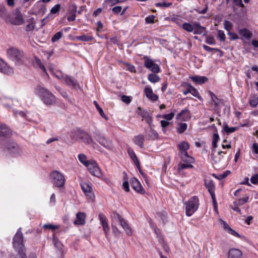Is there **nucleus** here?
<instances>
[{"mask_svg":"<svg viewBox=\"0 0 258 258\" xmlns=\"http://www.w3.org/2000/svg\"><path fill=\"white\" fill-rule=\"evenodd\" d=\"M111 217L113 222L116 221L119 222L127 235H131L132 234V231L131 228L126 223V221L118 213L114 212Z\"/></svg>","mask_w":258,"mask_h":258,"instance_id":"6","label":"nucleus"},{"mask_svg":"<svg viewBox=\"0 0 258 258\" xmlns=\"http://www.w3.org/2000/svg\"><path fill=\"white\" fill-rule=\"evenodd\" d=\"M134 143L139 145L140 147H144V136L143 135H139L135 136L133 138Z\"/></svg>","mask_w":258,"mask_h":258,"instance_id":"25","label":"nucleus"},{"mask_svg":"<svg viewBox=\"0 0 258 258\" xmlns=\"http://www.w3.org/2000/svg\"><path fill=\"white\" fill-rule=\"evenodd\" d=\"M242 252L238 249L232 248L229 251L228 258H240Z\"/></svg>","mask_w":258,"mask_h":258,"instance_id":"22","label":"nucleus"},{"mask_svg":"<svg viewBox=\"0 0 258 258\" xmlns=\"http://www.w3.org/2000/svg\"><path fill=\"white\" fill-rule=\"evenodd\" d=\"M127 151L130 155L131 158L132 159V160L134 161L135 164H139V160L138 159V157L137 155H136L135 153L134 152L133 149L130 147H128L127 149Z\"/></svg>","mask_w":258,"mask_h":258,"instance_id":"26","label":"nucleus"},{"mask_svg":"<svg viewBox=\"0 0 258 258\" xmlns=\"http://www.w3.org/2000/svg\"><path fill=\"white\" fill-rule=\"evenodd\" d=\"M179 149L180 150V154L187 152L186 151L189 149V145L186 142H182L178 145Z\"/></svg>","mask_w":258,"mask_h":258,"instance_id":"33","label":"nucleus"},{"mask_svg":"<svg viewBox=\"0 0 258 258\" xmlns=\"http://www.w3.org/2000/svg\"><path fill=\"white\" fill-rule=\"evenodd\" d=\"M252 151L253 153L258 154V145L254 143L252 146Z\"/></svg>","mask_w":258,"mask_h":258,"instance_id":"64","label":"nucleus"},{"mask_svg":"<svg viewBox=\"0 0 258 258\" xmlns=\"http://www.w3.org/2000/svg\"><path fill=\"white\" fill-rule=\"evenodd\" d=\"M60 8V5L59 4L55 5L53 7H52L50 10V12L51 14H56L59 11Z\"/></svg>","mask_w":258,"mask_h":258,"instance_id":"54","label":"nucleus"},{"mask_svg":"<svg viewBox=\"0 0 258 258\" xmlns=\"http://www.w3.org/2000/svg\"><path fill=\"white\" fill-rule=\"evenodd\" d=\"M249 103L251 107H256L258 104V97L256 95L251 96L249 98Z\"/></svg>","mask_w":258,"mask_h":258,"instance_id":"38","label":"nucleus"},{"mask_svg":"<svg viewBox=\"0 0 258 258\" xmlns=\"http://www.w3.org/2000/svg\"><path fill=\"white\" fill-rule=\"evenodd\" d=\"M0 71L7 75L12 74L14 72L13 69L7 63L0 58Z\"/></svg>","mask_w":258,"mask_h":258,"instance_id":"14","label":"nucleus"},{"mask_svg":"<svg viewBox=\"0 0 258 258\" xmlns=\"http://www.w3.org/2000/svg\"><path fill=\"white\" fill-rule=\"evenodd\" d=\"M203 47L204 48V49L207 51H209V52H211L213 50H215L216 51H218L220 53V56H222L223 55V53H222V51H221L218 48H211L207 45H203Z\"/></svg>","mask_w":258,"mask_h":258,"instance_id":"43","label":"nucleus"},{"mask_svg":"<svg viewBox=\"0 0 258 258\" xmlns=\"http://www.w3.org/2000/svg\"><path fill=\"white\" fill-rule=\"evenodd\" d=\"M176 118L183 121L187 120L190 118V111L187 109H183L177 114Z\"/></svg>","mask_w":258,"mask_h":258,"instance_id":"17","label":"nucleus"},{"mask_svg":"<svg viewBox=\"0 0 258 258\" xmlns=\"http://www.w3.org/2000/svg\"><path fill=\"white\" fill-rule=\"evenodd\" d=\"M95 140L102 146L108 150L113 149V145L112 142L105 138L104 135L101 133H96L94 136Z\"/></svg>","mask_w":258,"mask_h":258,"instance_id":"7","label":"nucleus"},{"mask_svg":"<svg viewBox=\"0 0 258 258\" xmlns=\"http://www.w3.org/2000/svg\"><path fill=\"white\" fill-rule=\"evenodd\" d=\"M193 167H194L193 165H192L190 163H187V164L180 163L178 165V170L179 171H180L181 170H182V169H184L185 168H192Z\"/></svg>","mask_w":258,"mask_h":258,"instance_id":"44","label":"nucleus"},{"mask_svg":"<svg viewBox=\"0 0 258 258\" xmlns=\"http://www.w3.org/2000/svg\"><path fill=\"white\" fill-rule=\"evenodd\" d=\"M138 114L145 119L146 122L150 125L152 122L151 113L147 110H142L141 107H138Z\"/></svg>","mask_w":258,"mask_h":258,"instance_id":"12","label":"nucleus"},{"mask_svg":"<svg viewBox=\"0 0 258 258\" xmlns=\"http://www.w3.org/2000/svg\"><path fill=\"white\" fill-rule=\"evenodd\" d=\"M250 182L254 184L258 183V173L253 175L250 178Z\"/></svg>","mask_w":258,"mask_h":258,"instance_id":"59","label":"nucleus"},{"mask_svg":"<svg viewBox=\"0 0 258 258\" xmlns=\"http://www.w3.org/2000/svg\"><path fill=\"white\" fill-rule=\"evenodd\" d=\"M217 142H212V146H213V147L214 148V150H212V153H211V158L212 159V160L215 162V163H217L218 162V161L216 160L215 159V156H214V152L215 151V149L217 147Z\"/></svg>","mask_w":258,"mask_h":258,"instance_id":"51","label":"nucleus"},{"mask_svg":"<svg viewBox=\"0 0 258 258\" xmlns=\"http://www.w3.org/2000/svg\"><path fill=\"white\" fill-rule=\"evenodd\" d=\"M5 146L6 148L5 150L7 149L10 153L20 154L21 153V149L15 142H7Z\"/></svg>","mask_w":258,"mask_h":258,"instance_id":"9","label":"nucleus"},{"mask_svg":"<svg viewBox=\"0 0 258 258\" xmlns=\"http://www.w3.org/2000/svg\"><path fill=\"white\" fill-rule=\"evenodd\" d=\"M43 227L44 228H46V229H51L52 230H55L57 228V226L53 225L50 224H44L43 226Z\"/></svg>","mask_w":258,"mask_h":258,"instance_id":"61","label":"nucleus"},{"mask_svg":"<svg viewBox=\"0 0 258 258\" xmlns=\"http://www.w3.org/2000/svg\"><path fill=\"white\" fill-rule=\"evenodd\" d=\"M230 171L229 170H226L222 174H219L218 176H217L214 174H213V176H214L215 178L218 179L219 180H221L230 174Z\"/></svg>","mask_w":258,"mask_h":258,"instance_id":"46","label":"nucleus"},{"mask_svg":"<svg viewBox=\"0 0 258 258\" xmlns=\"http://www.w3.org/2000/svg\"><path fill=\"white\" fill-rule=\"evenodd\" d=\"M144 66L146 68L150 69L154 73H158L160 71V69L158 64L149 58L145 57V61Z\"/></svg>","mask_w":258,"mask_h":258,"instance_id":"10","label":"nucleus"},{"mask_svg":"<svg viewBox=\"0 0 258 258\" xmlns=\"http://www.w3.org/2000/svg\"><path fill=\"white\" fill-rule=\"evenodd\" d=\"M62 36V33L61 32H58L55 34L51 38V41L53 42H55L60 39Z\"/></svg>","mask_w":258,"mask_h":258,"instance_id":"47","label":"nucleus"},{"mask_svg":"<svg viewBox=\"0 0 258 258\" xmlns=\"http://www.w3.org/2000/svg\"><path fill=\"white\" fill-rule=\"evenodd\" d=\"M205 184L206 187L208 189V191L210 195L215 194V185L213 181L210 179H206L205 180Z\"/></svg>","mask_w":258,"mask_h":258,"instance_id":"21","label":"nucleus"},{"mask_svg":"<svg viewBox=\"0 0 258 258\" xmlns=\"http://www.w3.org/2000/svg\"><path fill=\"white\" fill-rule=\"evenodd\" d=\"M148 137L150 139L155 140L158 138V134L156 131L150 128L148 134Z\"/></svg>","mask_w":258,"mask_h":258,"instance_id":"39","label":"nucleus"},{"mask_svg":"<svg viewBox=\"0 0 258 258\" xmlns=\"http://www.w3.org/2000/svg\"><path fill=\"white\" fill-rule=\"evenodd\" d=\"M9 59L14 61L16 65L22 64L24 61V55L22 51L15 47H10L7 50Z\"/></svg>","mask_w":258,"mask_h":258,"instance_id":"3","label":"nucleus"},{"mask_svg":"<svg viewBox=\"0 0 258 258\" xmlns=\"http://www.w3.org/2000/svg\"><path fill=\"white\" fill-rule=\"evenodd\" d=\"M224 130L227 133H232L236 131V127H229L227 125H225L224 126Z\"/></svg>","mask_w":258,"mask_h":258,"instance_id":"50","label":"nucleus"},{"mask_svg":"<svg viewBox=\"0 0 258 258\" xmlns=\"http://www.w3.org/2000/svg\"><path fill=\"white\" fill-rule=\"evenodd\" d=\"M34 58L35 64L44 73H46L48 75V74L46 72V70L44 66L41 62V60L37 56H35Z\"/></svg>","mask_w":258,"mask_h":258,"instance_id":"35","label":"nucleus"},{"mask_svg":"<svg viewBox=\"0 0 258 258\" xmlns=\"http://www.w3.org/2000/svg\"><path fill=\"white\" fill-rule=\"evenodd\" d=\"M12 135V131L10 128L5 124L0 122V138H7ZM3 139H0V142Z\"/></svg>","mask_w":258,"mask_h":258,"instance_id":"11","label":"nucleus"},{"mask_svg":"<svg viewBox=\"0 0 258 258\" xmlns=\"http://www.w3.org/2000/svg\"><path fill=\"white\" fill-rule=\"evenodd\" d=\"M171 5H172L171 3H165V2L158 3L156 4V6L157 7H166V8L169 7Z\"/></svg>","mask_w":258,"mask_h":258,"instance_id":"60","label":"nucleus"},{"mask_svg":"<svg viewBox=\"0 0 258 258\" xmlns=\"http://www.w3.org/2000/svg\"><path fill=\"white\" fill-rule=\"evenodd\" d=\"M224 25L225 29L227 31H230L232 27V24L227 20L224 21Z\"/></svg>","mask_w":258,"mask_h":258,"instance_id":"52","label":"nucleus"},{"mask_svg":"<svg viewBox=\"0 0 258 258\" xmlns=\"http://www.w3.org/2000/svg\"><path fill=\"white\" fill-rule=\"evenodd\" d=\"M64 78V82L66 85L77 88L79 87V84L77 80L71 76L68 75L62 76Z\"/></svg>","mask_w":258,"mask_h":258,"instance_id":"13","label":"nucleus"},{"mask_svg":"<svg viewBox=\"0 0 258 258\" xmlns=\"http://www.w3.org/2000/svg\"><path fill=\"white\" fill-rule=\"evenodd\" d=\"M239 33L240 35L247 39H250L252 35V33L249 30L246 28L240 30Z\"/></svg>","mask_w":258,"mask_h":258,"instance_id":"31","label":"nucleus"},{"mask_svg":"<svg viewBox=\"0 0 258 258\" xmlns=\"http://www.w3.org/2000/svg\"><path fill=\"white\" fill-rule=\"evenodd\" d=\"M77 6L76 4H73L70 6L69 11L71 14L76 15V13L77 12Z\"/></svg>","mask_w":258,"mask_h":258,"instance_id":"48","label":"nucleus"},{"mask_svg":"<svg viewBox=\"0 0 258 258\" xmlns=\"http://www.w3.org/2000/svg\"><path fill=\"white\" fill-rule=\"evenodd\" d=\"M16 18L12 22L14 25H20L24 23V19L22 14L20 12H17L16 14Z\"/></svg>","mask_w":258,"mask_h":258,"instance_id":"27","label":"nucleus"},{"mask_svg":"<svg viewBox=\"0 0 258 258\" xmlns=\"http://www.w3.org/2000/svg\"><path fill=\"white\" fill-rule=\"evenodd\" d=\"M81 138L82 141L87 144L91 145L92 144H95L94 142L93 141V140L88 133H83L81 137Z\"/></svg>","mask_w":258,"mask_h":258,"instance_id":"29","label":"nucleus"},{"mask_svg":"<svg viewBox=\"0 0 258 258\" xmlns=\"http://www.w3.org/2000/svg\"><path fill=\"white\" fill-rule=\"evenodd\" d=\"M13 246L21 258H27L25 248L23 244V237L21 229L19 228L13 239Z\"/></svg>","mask_w":258,"mask_h":258,"instance_id":"1","label":"nucleus"},{"mask_svg":"<svg viewBox=\"0 0 258 258\" xmlns=\"http://www.w3.org/2000/svg\"><path fill=\"white\" fill-rule=\"evenodd\" d=\"M35 28V25L32 22V20H31L29 23L26 26V31H30L33 30Z\"/></svg>","mask_w":258,"mask_h":258,"instance_id":"49","label":"nucleus"},{"mask_svg":"<svg viewBox=\"0 0 258 258\" xmlns=\"http://www.w3.org/2000/svg\"><path fill=\"white\" fill-rule=\"evenodd\" d=\"M121 100L126 104H129L131 102L130 97L126 95H122L121 96Z\"/></svg>","mask_w":258,"mask_h":258,"instance_id":"62","label":"nucleus"},{"mask_svg":"<svg viewBox=\"0 0 258 258\" xmlns=\"http://www.w3.org/2000/svg\"><path fill=\"white\" fill-rule=\"evenodd\" d=\"M228 233L232 235L237 236L238 237H240V235L235 230L231 228L230 227L229 228V229L227 230Z\"/></svg>","mask_w":258,"mask_h":258,"instance_id":"63","label":"nucleus"},{"mask_svg":"<svg viewBox=\"0 0 258 258\" xmlns=\"http://www.w3.org/2000/svg\"><path fill=\"white\" fill-rule=\"evenodd\" d=\"M131 182L132 186L135 190L142 194H144V189L141 185L140 182L136 178H132Z\"/></svg>","mask_w":258,"mask_h":258,"instance_id":"15","label":"nucleus"},{"mask_svg":"<svg viewBox=\"0 0 258 258\" xmlns=\"http://www.w3.org/2000/svg\"><path fill=\"white\" fill-rule=\"evenodd\" d=\"M206 42L210 45H213L216 43L215 39L213 36H208L206 38Z\"/></svg>","mask_w":258,"mask_h":258,"instance_id":"55","label":"nucleus"},{"mask_svg":"<svg viewBox=\"0 0 258 258\" xmlns=\"http://www.w3.org/2000/svg\"><path fill=\"white\" fill-rule=\"evenodd\" d=\"M148 80L152 83H156L160 80L159 77L154 74H150L148 75Z\"/></svg>","mask_w":258,"mask_h":258,"instance_id":"41","label":"nucleus"},{"mask_svg":"<svg viewBox=\"0 0 258 258\" xmlns=\"http://www.w3.org/2000/svg\"><path fill=\"white\" fill-rule=\"evenodd\" d=\"M190 93L195 97H197L198 99L202 100V97L200 95L198 90L191 86L190 87Z\"/></svg>","mask_w":258,"mask_h":258,"instance_id":"45","label":"nucleus"},{"mask_svg":"<svg viewBox=\"0 0 258 258\" xmlns=\"http://www.w3.org/2000/svg\"><path fill=\"white\" fill-rule=\"evenodd\" d=\"M51 182L53 184L58 187L63 186L65 182L64 176L59 171H53L50 174Z\"/></svg>","mask_w":258,"mask_h":258,"instance_id":"5","label":"nucleus"},{"mask_svg":"<svg viewBox=\"0 0 258 258\" xmlns=\"http://www.w3.org/2000/svg\"><path fill=\"white\" fill-rule=\"evenodd\" d=\"M155 16L154 15H150L146 18V23L147 24H152L154 23Z\"/></svg>","mask_w":258,"mask_h":258,"instance_id":"56","label":"nucleus"},{"mask_svg":"<svg viewBox=\"0 0 258 258\" xmlns=\"http://www.w3.org/2000/svg\"><path fill=\"white\" fill-rule=\"evenodd\" d=\"M249 197L246 196L243 198L239 199L237 201L234 202L233 204L234 206H242L246 202H247L248 200Z\"/></svg>","mask_w":258,"mask_h":258,"instance_id":"40","label":"nucleus"},{"mask_svg":"<svg viewBox=\"0 0 258 258\" xmlns=\"http://www.w3.org/2000/svg\"><path fill=\"white\" fill-rule=\"evenodd\" d=\"M180 156L182 161L184 162L192 163L194 161V159L192 157L189 156L187 152L181 154Z\"/></svg>","mask_w":258,"mask_h":258,"instance_id":"32","label":"nucleus"},{"mask_svg":"<svg viewBox=\"0 0 258 258\" xmlns=\"http://www.w3.org/2000/svg\"><path fill=\"white\" fill-rule=\"evenodd\" d=\"M210 94L212 101V104L215 106L216 109H218L223 104L222 100L219 99L213 92H210Z\"/></svg>","mask_w":258,"mask_h":258,"instance_id":"20","label":"nucleus"},{"mask_svg":"<svg viewBox=\"0 0 258 258\" xmlns=\"http://www.w3.org/2000/svg\"><path fill=\"white\" fill-rule=\"evenodd\" d=\"M187 127L186 123L180 122L177 125L176 129L178 133L182 134L185 131Z\"/></svg>","mask_w":258,"mask_h":258,"instance_id":"36","label":"nucleus"},{"mask_svg":"<svg viewBox=\"0 0 258 258\" xmlns=\"http://www.w3.org/2000/svg\"><path fill=\"white\" fill-rule=\"evenodd\" d=\"M90 173L96 177H99L101 176V172L97 163L94 160H90V163L86 166Z\"/></svg>","mask_w":258,"mask_h":258,"instance_id":"8","label":"nucleus"},{"mask_svg":"<svg viewBox=\"0 0 258 258\" xmlns=\"http://www.w3.org/2000/svg\"><path fill=\"white\" fill-rule=\"evenodd\" d=\"M191 79L192 81L199 84H203L208 80L206 77L197 76L191 77Z\"/></svg>","mask_w":258,"mask_h":258,"instance_id":"28","label":"nucleus"},{"mask_svg":"<svg viewBox=\"0 0 258 258\" xmlns=\"http://www.w3.org/2000/svg\"><path fill=\"white\" fill-rule=\"evenodd\" d=\"M53 242H54V244L55 246L57 248H58V249H61V248L62 247V245L61 243V242H59L57 238H54Z\"/></svg>","mask_w":258,"mask_h":258,"instance_id":"58","label":"nucleus"},{"mask_svg":"<svg viewBox=\"0 0 258 258\" xmlns=\"http://www.w3.org/2000/svg\"><path fill=\"white\" fill-rule=\"evenodd\" d=\"M36 90L44 104L50 105L55 103V96L48 90L40 86H37Z\"/></svg>","mask_w":258,"mask_h":258,"instance_id":"2","label":"nucleus"},{"mask_svg":"<svg viewBox=\"0 0 258 258\" xmlns=\"http://www.w3.org/2000/svg\"><path fill=\"white\" fill-rule=\"evenodd\" d=\"M99 219L102 225L104 232L107 234L109 231V227L108 226L106 217L104 215L100 213L99 214Z\"/></svg>","mask_w":258,"mask_h":258,"instance_id":"16","label":"nucleus"},{"mask_svg":"<svg viewBox=\"0 0 258 258\" xmlns=\"http://www.w3.org/2000/svg\"><path fill=\"white\" fill-rule=\"evenodd\" d=\"M123 0H105V2L108 3L110 6H113L116 4L122 2Z\"/></svg>","mask_w":258,"mask_h":258,"instance_id":"57","label":"nucleus"},{"mask_svg":"<svg viewBox=\"0 0 258 258\" xmlns=\"http://www.w3.org/2000/svg\"><path fill=\"white\" fill-rule=\"evenodd\" d=\"M76 39L78 40L82 41H90L94 39V38L92 36L83 34L81 36H77L76 37Z\"/></svg>","mask_w":258,"mask_h":258,"instance_id":"34","label":"nucleus"},{"mask_svg":"<svg viewBox=\"0 0 258 258\" xmlns=\"http://www.w3.org/2000/svg\"><path fill=\"white\" fill-rule=\"evenodd\" d=\"M94 104L95 105V107H96L97 110L98 111L100 115L103 118L107 119V118L106 117V116L105 115V114H104V112H103V109H102L101 107H100L99 106V105H98V103L97 102V101H94Z\"/></svg>","mask_w":258,"mask_h":258,"instance_id":"42","label":"nucleus"},{"mask_svg":"<svg viewBox=\"0 0 258 258\" xmlns=\"http://www.w3.org/2000/svg\"><path fill=\"white\" fill-rule=\"evenodd\" d=\"M218 38L221 41H224L225 40V35L222 30H218Z\"/></svg>","mask_w":258,"mask_h":258,"instance_id":"53","label":"nucleus"},{"mask_svg":"<svg viewBox=\"0 0 258 258\" xmlns=\"http://www.w3.org/2000/svg\"><path fill=\"white\" fill-rule=\"evenodd\" d=\"M78 159L85 166L90 163V160H87L86 156L84 154H79L78 155Z\"/></svg>","mask_w":258,"mask_h":258,"instance_id":"37","label":"nucleus"},{"mask_svg":"<svg viewBox=\"0 0 258 258\" xmlns=\"http://www.w3.org/2000/svg\"><path fill=\"white\" fill-rule=\"evenodd\" d=\"M195 23L190 24L188 23L185 22L182 24V28L188 32H192L194 31Z\"/></svg>","mask_w":258,"mask_h":258,"instance_id":"30","label":"nucleus"},{"mask_svg":"<svg viewBox=\"0 0 258 258\" xmlns=\"http://www.w3.org/2000/svg\"><path fill=\"white\" fill-rule=\"evenodd\" d=\"M81 186L82 190L84 191V192L86 196H89L90 197H92V196L93 195V194L92 192V188L89 184L85 182L83 183H81Z\"/></svg>","mask_w":258,"mask_h":258,"instance_id":"24","label":"nucleus"},{"mask_svg":"<svg viewBox=\"0 0 258 258\" xmlns=\"http://www.w3.org/2000/svg\"><path fill=\"white\" fill-rule=\"evenodd\" d=\"M199 199L194 196L191 197L186 204L185 213L187 216H191L199 208Z\"/></svg>","mask_w":258,"mask_h":258,"instance_id":"4","label":"nucleus"},{"mask_svg":"<svg viewBox=\"0 0 258 258\" xmlns=\"http://www.w3.org/2000/svg\"><path fill=\"white\" fill-rule=\"evenodd\" d=\"M86 215L83 212H79L76 215V219L74 223L75 225H82L85 223Z\"/></svg>","mask_w":258,"mask_h":258,"instance_id":"18","label":"nucleus"},{"mask_svg":"<svg viewBox=\"0 0 258 258\" xmlns=\"http://www.w3.org/2000/svg\"><path fill=\"white\" fill-rule=\"evenodd\" d=\"M145 93L146 95V96L149 98L150 99L153 100V101H156L157 100L158 97L157 95L154 94L153 92V91L151 88L146 87L145 89Z\"/></svg>","mask_w":258,"mask_h":258,"instance_id":"23","label":"nucleus"},{"mask_svg":"<svg viewBox=\"0 0 258 258\" xmlns=\"http://www.w3.org/2000/svg\"><path fill=\"white\" fill-rule=\"evenodd\" d=\"M207 33L206 28L205 27L202 26L199 23H195L194 34H203L206 35Z\"/></svg>","mask_w":258,"mask_h":258,"instance_id":"19","label":"nucleus"}]
</instances>
